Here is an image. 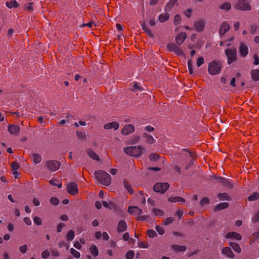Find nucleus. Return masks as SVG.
I'll list each match as a JSON object with an SVG mask.
<instances>
[{"label": "nucleus", "instance_id": "28", "mask_svg": "<svg viewBox=\"0 0 259 259\" xmlns=\"http://www.w3.org/2000/svg\"><path fill=\"white\" fill-rule=\"evenodd\" d=\"M31 157L32 161L36 164L39 163L41 160V157L39 154L33 153L32 154Z\"/></svg>", "mask_w": 259, "mask_h": 259}, {"label": "nucleus", "instance_id": "64", "mask_svg": "<svg viewBox=\"0 0 259 259\" xmlns=\"http://www.w3.org/2000/svg\"><path fill=\"white\" fill-rule=\"evenodd\" d=\"M65 226V225L63 223H60L59 224L57 227V232L60 233L61 232L62 229Z\"/></svg>", "mask_w": 259, "mask_h": 259}, {"label": "nucleus", "instance_id": "51", "mask_svg": "<svg viewBox=\"0 0 259 259\" xmlns=\"http://www.w3.org/2000/svg\"><path fill=\"white\" fill-rule=\"evenodd\" d=\"M58 247L59 248L65 247L66 249H69V245L64 241H61L58 243Z\"/></svg>", "mask_w": 259, "mask_h": 259}, {"label": "nucleus", "instance_id": "62", "mask_svg": "<svg viewBox=\"0 0 259 259\" xmlns=\"http://www.w3.org/2000/svg\"><path fill=\"white\" fill-rule=\"evenodd\" d=\"M19 249H20V251L21 253H24L27 251V246L26 244L20 246Z\"/></svg>", "mask_w": 259, "mask_h": 259}, {"label": "nucleus", "instance_id": "30", "mask_svg": "<svg viewBox=\"0 0 259 259\" xmlns=\"http://www.w3.org/2000/svg\"><path fill=\"white\" fill-rule=\"evenodd\" d=\"M168 201L171 202H185V200L181 197H170L168 199Z\"/></svg>", "mask_w": 259, "mask_h": 259}, {"label": "nucleus", "instance_id": "32", "mask_svg": "<svg viewBox=\"0 0 259 259\" xmlns=\"http://www.w3.org/2000/svg\"><path fill=\"white\" fill-rule=\"evenodd\" d=\"M230 245L235 251H236L238 253L241 252V249L238 243L235 242H230Z\"/></svg>", "mask_w": 259, "mask_h": 259}, {"label": "nucleus", "instance_id": "41", "mask_svg": "<svg viewBox=\"0 0 259 259\" xmlns=\"http://www.w3.org/2000/svg\"><path fill=\"white\" fill-rule=\"evenodd\" d=\"M70 253L75 258H79L80 256V253L75 249L71 248L70 249Z\"/></svg>", "mask_w": 259, "mask_h": 259}, {"label": "nucleus", "instance_id": "22", "mask_svg": "<svg viewBox=\"0 0 259 259\" xmlns=\"http://www.w3.org/2000/svg\"><path fill=\"white\" fill-rule=\"evenodd\" d=\"M186 38V34L182 32L179 34L176 37V41L178 45H181Z\"/></svg>", "mask_w": 259, "mask_h": 259}, {"label": "nucleus", "instance_id": "39", "mask_svg": "<svg viewBox=\"0 0 259 259\" xmlns=\"http://www.w3.org/2000/svg\"><path fill=\"white\" fill-rule=\"evenodd\" d=\"M220 8L226 11H229L231 8V5L229 3H225L220 7Z\"/></svg>", "mask_w": 259, "mask_h": 259}, {"label": "nucleus", "instance_id": "42", "mask_svg": "<svg viewBox=\"0 0 259 259\" xmlns=\"http://www.w3.org/2000/svg\"><path fill=\"white\" fill-rule=\"evenodd\" d=\"M67 240L71 241L74 238V232L73 230L69 231L66 235Z\"/></svg>", "mask_w": 259, "mask_h": 259}, {"label": "nucleus", "instance_id": "33", "mask_svg": "<svg viewBox=\"0 0 259 259\" xmlns=\"http://www.w3.org/2000/svg\"><path fill=\"white\" fill-rule=\"evenodd\" d=\"M123 186L130 194H133L134 193L133 189H132L131 185L126 180L123 181Z\"/></svg>", "mask_w": 259, "mask_h": 259}, {"label": "nucleus", "instance_id": "27", "mask_svg": "<svg viewBox=\"0 0 259 259\" xmlns=\"http://www.w3.org/2000/svg\"><path fill=\"white\" fill-rule=\"evenodd\" d=\"M251 78L254 81L259 80V70H252L251 73Z\"/></svg>", "mask_w": 259, "mask_h": 259}, {"label": "nucleus", "instance_id": "47", "mask_svg": "<svg viewBox=\"0 0 259 259\" xmlns=\"http://www.w3.org/2000/svg\"><path fill=\"white\" fill-rule=\"evenodd\" d=\"M140 140V137L139 136H134L131 139V143L135 144L138 143Z\"/></svg>", "mask_w": 259, "mask_h": 259}, {"label": "nucleus", "instance_id": "8", "mask_svg": "<svg viewBox=\"0 0 259 259\" xmlns=\"http://www.w3.org/2000/svg\"><path fill=\"white\" fill-rule=\"evenodd\" d=\"M216 182L221 184L224 187L232 189L233 187V184L231 181L221 177H218L215 178Z\"/></svg>", "mask_w": 259, "mask_h": 259}, {"label": "nucleus", "instance_id": "31", "mask_svg": "<svg viewBox=\"0 0 259 259\" xmlns=\"http://www.w3.org/2000/svg\"><path fill=\"white\" fill-rule=\"evenodd\" d=\"M6 5L8 8L10 9L13 8H18L19 7V4L16 0L7 2Z\"/></svg>", "mask_w": 259, "mask_h": 259}, {"label": "nucleus", "instance_id": "36", "mask_svg": "<svg viewBox=\"0 0 259 259\" xmlns=\"http://www.w3.org/2000/svg\"><path fill=\"white\" fill-rule=\"evenodd\" d=\"M169 15L168 13L160 14L159 16V20L160 22L163 23L168 20Z\"/></svg>", "mask_w": 259, "mask_h": 259}, {"label": "nucleus", "instance_id": "44", "mask_svg": "<svg viewBox=\"0 0 259 259\" xmlns=\"http://www.w3.org/2000/svg\"><path fill=\"white\" fill-rule=\"evenodd\" d=\"M138 245L139 247L141 248H147L149 247L148 243L146 241H139Z\"/></svg>", "mask_w": 259, "mask_h": 259}, {"label": "nucleus", "instance_id": "7", "mask_svg": "<svg viewBox=\"0 0 259 259\" xmlns=\"http://www.w3.org/2000/svg\"><path fill=\"white\" fill-rule=\"evenodd\" d=\"M47 168L52 171H55L58 170L60 166V162L56 160H48L46 163Z\"/></svg>", "mask_w": 259, "mask_h": 259}, {"label": "nucleus", "instance_id": "20", "mask_svg": "<svg viewBox=\"0 0 259 259\" xmlns=\"http://www.w3.org/2000/svg\"><path fill=\"white\" fill-rule=\"evenodd\" d=\"M128 212L133 215H140L142 212V211L137 206H129Z\"/></svg>", "mask_w": 259, "mask_h": 259}, {"label": "nucleus", "instance_id": "34", "mask_svg": "<svg viewBox=\"0 0 259 259\" xmlns=\"http://www.w3.org/2000/svg\"><path fill=\"white\" fill-rule=\"evenodd\" d=\"M143 30L150 37H153V34L152 33L150 29L146 26L145 23H141Z\"/></svg>", "mask_w": 259, "mask_h": 259}, {"label": "nucleus", "instance_id": "61", "mask_svg": "<svg viewBox=\"0 0 259 259\" xmlns=\"http://www.w3.org/2000/svg\"><path fill=\"white\" fill-rule=\"evenodd\" d=\"M50 202L53 205H57L59 202L58 199L56 197H52L50 199Z\"/></svg>", "mask_w": 259, "mask_h": 259}, {"label": "nucleus", "instance_id": "12", "mask_svg": "<svg viewBox=\"0 0 259 259\" xmlns=\"http://www.w3.org/2000/svg\"><path fill=\"white\" fill-rule=\"evenodd\" d=\"M205 22L204 20L200 19L194 23V26L197 31L200 32L203 31L205 27Z\"/></svg>", "mask_w": 259, "mask_h": 259}, {"label": "nucleus", "instance_id": "60", "mask_svg": "<svg viewBox=\"0 0 259 259\" xmlns=\"http://www.w3.org/2000/svg\"><path fill=\"white\" fill-rule=\"evenodd\" d=\"M252 222L256 223L259 221V210L257 213L252 217Z\"/></svg>", "mask_w": 259, "mask_h": 259}, {"label": "nucleus", "instance_id": "29", "mask_svg": "<svg viewBox=\"0 0 259 259\" xmlns=\"http://www.w3.org/2000/svg\"><path fill=\"white\" fill-rule=\"evenodd\" d=\"M90 251L92 253V254L95 257H96L98 255V249L97 246L94 244L91 245V247H90Z\"/></svg>", "mask_w": 259, "mask_h": 259}, {"label": "nucleus", "instance_id": "49", "mask_svg": "<svg viewBox=\"0 0 259 259\" xmlns=\"http://www.w3.org/2000/svg\"><path fill=\"white\" fill-rule=\"evenodd\" d=\"M147 235L150 238H154L157 236V234L156 232L153 230H148L147 231Z\"/></svg>", "mask_w": 259, "mask_h": 259}, {"label": "nucleus", "instance_id": "21", "mask_svg": "<svg viewBox=\"0 0 259 259\" xmlns=\"http://www.w3.org/2000/svg\"><path fill=\"white\" fill-rule=\"evenodd\" d=\"M8 131L11 134L17 135L20 131V127L17 125L11 124L8 127Z\"/></svg>", "mask_w": 259, "mask_h": 259}, {"label": "nucleus", "instance_id": "40", "mask_svg": "<svg viewBox=\"0 0 259 259\" xmlns=\"http://www.w3.org/2000/svg\"><path fill=\"white\" fill-rule=\"evenodd\" d=\"M33 3H29L25 5L24 10L29 12H32L33 10Z\"/></svg>", "mask_w": 259, "mask_h": 259}, {"label": "nucleus", "instance_id": "55", "mask_svg": "<svg viewBox=\"0 0 259 259\" xmlns=\"http://www.w3.org/2000/svg\"><path fill=\"white\" fill-rule=\"evenodd\" d=\"M50 253L47 249H46L45 250L42 251L41 254L42 258L45 259L48 257L50 256Z\"/></svg>", "mask_w": 259, "mask_h": 259}, {"label": "nucleus", "instance_id": "6", "mask_svg": "<svg viewBox=\"0 0 259 259\" xmlns=\"http://www.w3.org/2000/svg\"><path fill=\"white\" fill-rule=\"evenodd\" d=\"M169 184L167 183H158L153 187L154 191L160 193H164L169 188Z\"/></svg>", "mask_w": 259, "mask_h": 259}, {"label": "nucleus", "instance_id": "17", "mask_svg": "<svg viewBox=\"0 0 259 259\" xmlns=\"http://www.w3.org/2000/svg\"><path fill=\"white\" fill-rule=\"evenodd\" d=\"M127 227V224L125 221L120 220L118 223L117 231L119 233L123 232L126 230Z\"/></svg>", "mask_w": 259, "mask_h": 259}, {"label": "nucleus", "instance_id": "13", "mask_svg": "<svg viewBox=\"0 0 259 259\" xmlns=\"http://www.w3.org/2000/svg\"><path fill=\"white\" fill-rule=\"evenodd\" d=\"M230 25L227 22H223L220 28L219 34L221 36H222L225 34V33L228 31L230 29Z\"/></svg>", "mask_w": 259, "mask_h": 259}, {"label": "nucleus", "instance_id": "2", "mask_svg": "<svg viewBox=\"0 0 259 259\" xmlns=\"http://www.w3.org/2000/svg\"><path fill=\"white\" fill-rule=\"evenodd\" d=\"M144 150L142 146L127 147L123 149L126 154L133 157H139Z\"/></svg>", "mask_w": 259, "mask_h": 259}, {"label": "nucleus", "instance_id": "26", "mask_svg": "<svg viewBox=\"0 0 259 259\" xmlns=\"http://www.w3.org/2000/svg\"><path fill=\"white\" fill-rule=\"evenodd\" d=\"M229 204L227 202H222L219 204H218L214 208V211H220L223 209L226 208L228 207Z\"/></svg>", "mask_w": 259, "mask_h": 259}, {"label": "nucleus", "instance_id": "56", "mask_svg": "<svg viewBox=\"0 0 259 259\" xmlns=\"http://www.w3.org/2000/svg\"><path fill=\"white\" fill-rule=\"evenodd\" d=\"M103 205L105 207L108 208L109 209H112V207L111 206H112V207H113V206H114V204L113 203H108L105 201H103Z\"/></svg>", "mask_w": 259, "mask_h": 259}, {"label": "nucleus", "instance_id": "57", "mask_svg": "<svg viewBox=\"0 0 259 259\" xmlns=\"http://www.w3.org/2000/svg\"><path fill=\"white\" fill-rule=\"evenodd\" d=\"M204 59L202 57H199L196 62L197 67H200L201 65L204 63Z\"/></svg>", "mask_w": 259, "mask_h": 259}, {"label": "nucleus", "instance_id": "63", "mask_svg": "<svg viewBox=\"0 0 259 259\" xmlns=\"http://www.w3.org/2000/svg\"><path fill=\"white\" fill-rule=\"evenodd\" d=\"M149 217L148 215H145L142 216H139L137 218V221H144L148 219Z\"/></svg>", "mask_w": 259, "mask_h": 259}, {"label": "nucleus", "instance_id": "15", "mask_svg": "<svg viewBox=\"0 0 259 259\" xmlns=\"http://www.w3.org/2000/svg\"><path fill=\"white\" fill-rule=\"evenodd\" d=\"M240 55L243 57H246L248 53V48L247 46L242 42L240 43L239 49Z\"/></svg>", "mask_w": 259, "mask_h": 259}, {"label": "nucleus", "instance_id": "16", "mask_svg": "<svg viewBox=\"0 0 259 259\" xmlns=\"http://www.w3.org/2000/svg\"><path fill=\"white\" fill-rule=\"evenodd\" d=\"M119 127V124L116 121L109 122L104 125V128L105 130H110L113 128L114 130H117Z\"/></svg>", "mask_w": 259, "mask_h": 259}, {"label": "nucleus", "instance_id": "37", "mask_svg": "<svg viewBox=\"0 0 259 259\" xmlns=\"http://www.w3.org/2000/svg\"><path fill=\"white\" fill-rule=\"evenodd\" d=\"M217 196L220 200H230V196L226 193H219L218 194Z\"/></svg>", "mask_w": 259, "mask_h": 259}, {"label": "nucleus", "instance_id": "18", "mask_svg": "<svg viewBox=\"0 0 259 259\" xmlns=\"http://www.w3.org/2000/svg\"><path fill=\"white\" fill-rule=\"evenodd\" d=\"M222 253L227 257L230 258H233L234 257V254L229 247H223L222 250Z\"/></svg>", "mask_w": 259, "mask_h": 259}, {"label": "nucleus", "instance_id": "53", "mask_svg": "<svg viewBox=\"0 0 259 259\" xmlns=\"http://www.w3.org/2000/svg\"><path fill=\"white\" fill-rule=\"evenodd\" d=\"M159 158V155L157 154L152 153L149 156V159L151 161H156Z\"/></svg>", "mask_w": 259, "mask_h": 259}, {"label": "nucleus", "instance_id": "9", "mask_svg": "<svg viewBox=\"0 0 259 259\" xmlns=\"http://www.w3.org/2000/svg\"><path fill=\"white\" fill-rule=\"evenodd\" d=\"M135 131V127L132 124L125 125L121 131V134L123 135H128L133 133Z\"/></svg>", "mask_w": 259, "mask_h": 259}, {"label": "nucleus", "instance_id": "59", "mask_svg": "<svg viewBox=\"0 0 259 259\" xmlns=\"http://www.w3.org/2000/svg\"><path fill=\"white\" fill-rule=\"evenodd\" d=\"M33 222L35 224H36L37 225H40L42 224L41 219L38 217H35L33 218Z\"/></svg>", "mask_w": 259, "mask_h": 259}, {"label": "nucleus", "instance_id": "48", "mask_svg": "<svg viewBox=\"0 0 259 259\" xmlns=\"http://www.w3.org/2000/svg\"><path fill=\"white\" fill-rule=\"evenodd\" d=\"M153 212L157 216H162L164 214L163 210L160 209L154 208L153 209Z\"/></svg>", "mask_w": 259, "mask_h": 259}, {"label": "nucleus", "instance_id": "25", "mask_svg": "<svg viewBox=\"0 0 259 259\" xmlns=\"http://www.w3.org/2000/svg\"><path fill=\"white\" fill-rule=\"evenodd\" d=\"M172 249L176 252H184L186 251V247L185 246H180L178 245L173 244L171 245Z\"/></svg>", "mask_w": 259, "mask_h": 259}, {"label": "nucleus", "instance_id": "46", "mask_svg": "<svg viewBox=\"0 0 259 259\" xmlns=\"http://www.w3.org/2000/svg\"><path fill=\"white\" fill-rule=\"evenodd\" d=\"M174 218L172 217L167 218L163 220V223L164 225H168L172 223L174 221Z\"/></svg>", "mask_w": 259, "mask_h": 259}, {"label": "nucleus", "instance_id": "52", "mask_svg": "<svg viewBox=\"0 0 259 259\" xmlns=\"http://www.w3.org/2000/svg\"><path fill=\"white\" fill-rule=\"evenodd\" d=\"M11 167L14 170H17L20 168V165L17 162L14 161L11 164Z\"/></svg>", "mask_w": 259, "mask_h": 259}, {"label": "nucleus", "instance_id": "19", "mask_svg": "<svg viewBox=\"0 0 259 259\" xmlns=\"http://www.w3.org/2000/svg\"><path fill=\"white\" fill-rule=\"evenodd\" d=\"M226 238H233L237 240H240L242 239L241 235L235 232H229L226 235Z\"/></svg>", "mask_w": 259, "mask_h": 259}, {"label": "nucleus", "instance_id": "45", "mask_svg": "<svg viewBox=\"0 0 259 259\" xmlns=\"http://www.w3.org/2000/svg\"><path fill=\"white\" fill-rule=\"evenodd\" d=\"M135 255V252L133 250H129L125 254V257L127 259H133Z\"/></svg>", "mask_w": 259, "mask_h": 259}, {"label": "nucleus", "instance_id": "35", "mask_svg": "<svg viewBox=\"0 0 259 259\" xmlns=\"http://www.w3.org/2000/svg\"><path fill=\"white\" fill-rule=\"evenodd\" d=\"M177 1L178 0H169L165 6V9L166 10L170 11Z\"/></svg>", "mask_w": 259, "mask_h": 259}, {"label": "nucleus", "instance_id": "24", "mask_svg": "<svg viewBox=\"0 0 259 259\" xmlns=\"http://www.w3.org/2000/svg\"><path fill=\"white\" fill-rule=\"evenodd\" d=\"M183 152H185L186 153H182V155H185V156L188 158V159H193L195 157V153L194 152H192L190 151L187 149H182Z\"/></svg>", "mask_w": 259, "mask_h": 259}, {"label": "nucleus", "instance_id": "43", "mask_svg": "<svg viewBox=\"0 0 259 259\" xmlns=\"http://www.w3.org/2000/svg\"><path fill=\"white\" fill-rule=\"evenodd\" d=\"M259 198V194L256 192H254L248 197L249 201H254Z\"/></svg>", "mask_w": 259, "mask_h": 259}, {"label": "nucleus", "instance_id": "3", "mask_svg": "<svg viewBox=\"0 0 259 259\" xmlns=\"http://www.w3.org/2000/svg\"><path fill=\"white\" fill-rule=\"evenodd\" d=\"M222 64L221 61L213 60L208 64V71L211 75H216L221 71Z\"/></svg>", "mask_w": 259, "mask_h": 259}, {"label": "nucleus", "instance_id": "11", "mask_svg": "<svg viewBox=\"0 0 259 259\" xmlns=\"http://www.w3.org/2000/svg\"><path fill=\"white\" fill-rule=\"evenodd\" d=\"M167 48L169 51L174 52L177 55L181 56L183 55V51L174 44H168Z\"/></svg>", "mask_w": 259, "mask_h": 259}, {"label": "nucleus", "instance_id": "58", "mask_svg": "<svg viewBox=\"0 0 259 259\" xmlns=\"http://www.w3.org/2000/svg\"><path fill=\"white\" fill-rule=\"evenodd\" d=\"M181 20V16L179 15H176L175 16L174 23L175 25H178Z\"/></svg>", "mask_w": 259, "mask_h": 259}, {"label": "nucleus", "instance_id": "10", "mask_svg": "<svg viewBox=\"0 0 259 259\" xmlns=\"http://www.w3.org/2000/svg\"><path fill=\"white\" fill-rule=\"evenodd\" d=\"M67 192L72 195H75L78 193L77 185L75 183L69 184L67 187Z\"/></svg>", "mask_w": 259, "mask_h": 259}, {"label": "nucleus", "instance_id": "38", "mask_svg": "<svg viewBox=\"0 0 259 259\" xmlns=\"http://www.w3.org/2000/svg\"><path fill=\"white\" fill-rule=\"evenodd\" d=\"M76 134L78 139L84 140L86 139L87 135L85 132L77 131Z\"/></svg>", "mask_w": 259, "mask_h": 259}, {"label": "nucleus", "instance_id": "1", "mask_svg": "<svg viewBox=\"0 0 259 259\" xmlns=\"http://www.w3.org/2000/svg\"><path fill=\"white\" fill-rule=\"evenodd\" d=\"M95 176L97 180L102 184L109 186L111 183L110 176L105 171L99 170L95 172Z\"/></svg>", "mask_w": 259, "mask_h": 259}, {"label": "nucleus", "instance_id": "54", "mask_svg": "<svg viewBox=\"0 0 259 259\" xmlns=\"http://www.w3.org/2000/svg\"><path fill=\"white\" fill-rule=\"evenodd\" d=\"M156 230L161 235H163L165 232V231L163 227L160 226H157L156 227Z\"/></svg>", "mask_w": 259, "mask_h": 259}, {"label": "nucleus", "instance_id": "50", "mask_svg": "<svg viewBox=\"0 0 259 259\" xmlns=\"http://www.w3.org/2000/svg\"><path fill=\"white\" fill-rule=\"evenodd\" d=\"M142 88L140 87L138 83L136 82H134L133 83V88H132V90L134 92H136L137 91H141L142 90Z\"/></svg>", "mask_w": 259, "mask_h": 259}, {"label": "nucleus", "instance_id": "4", "mask_svg": "<svg viewBox=\"0 0 259 259\" xmlns=\"http://www.w3.org/2000/svg\"><path fill=\"white\" fill-rule=\"evenodd\" d=\"M225 54L227 57V62L231 64L235 62L237 58V51L236 49H228L225 50Z\"/></svg>", "mask_w": 259, "mask_h": 259}, {"label": "nucleus", "instance_id": "23", "mask_svg": "<svg viewBox=\"0 0 259 259\" xmlns=\"http://www.w3.org/2000/svg\"><path fill=\"white\" fill-rule=\"evenodd\" d=\"M86 152L92 159L97 161L100 160L99 156L92 149H87Z\"/></svg>", "mask_w": 259, "mask_h": 259}, {"label": "nucleus", "instance_id": "14", "mask_svg": "<svg viewBox=\"0 0 259 259\" xmlns=\"http://www.w3.org/2000/svg\"><path fill=\"white\" fill-rule=\"evenodd\" d=\"M142 137L145 139V142L147 144H153L156 142V140L154 139L153 136L147 133H143Z\"/></svg>", "mask_w": 259, "mask_h": 259}, {"label": "nucleus", "instance_id": "5", "mask_svg": "<svg viewBox=\"0 0 259 259\" xmlns=\"http://www.w3.org/2000/svg\"><path fill=\"white\" fill-rule=\"evenodd\" d=\"M234 8L241 11H249L251 9L249 3L245 0H238L234 5Z\"/></svg>", "mask_w": 259, "mask_h": 259}]
</instances>
